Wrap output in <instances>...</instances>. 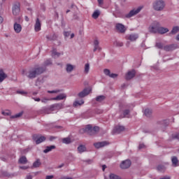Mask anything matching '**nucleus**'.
<instances>
[{
	"instance_id": "nucleus-45",
	"label": "nucleus",
	"mask_w": 179,
	"mask_h": 179,
	"mask_svg": "<svg viewBox=\"0 0 179 179\" xmlns=\"http://www.w3.org/2000/svg\"><path fill=\"white\" fill-rule=\"evenodd\" d=\"M103 73H105L106 76H110V75L111 74V72L110 71V69H103Z\"/></svg>"
},
{
	"instance_id": "nucleus-26",
	"label": "nucleus",
	"mask_w": 179,
	"mask_h": 179,
	"mask_svg": "<svg viewBox=\"0 0 179 179\" xmlns=\"http://www.w3.org/2000/svg\"><path fill=\"white\" fill-rule=\"evenodd\" d=\"M152 110L147 108L144 110V115H145V117H147L148 118H150V117H152Z\"/></svg>"
},
{
	"instance_id": "nucleus-40",
	"label": "nucleus",
	"mask_w": 179,
	"mask_h": 179,
	"mask_svg": "<svg viewBox=\"0 0 179 179\" xmlns=\"http://www.w3.org/2000/svg\"><path fill=\"white\" fill-rule=\"evenodd\" d=\"M173 139H179V132L171 135V141H173Z\"/></svg>"
},
{
	"instance_id": "nucleus-29",
	"label": "nucleus",
	"mask_w": 179,
	"mask_h": 179,
	"mask_svg": "<svg viewBox=\"0 0 179 179\" xmlns=\"http://www.w3.org/2000/svg\"><path fill=\"white\" fill-rule=\"evenodd\" d=\"M73 66L72 64H66V71L68 73H71V72H72V71H73Z\"/></svg>"
},
{
	"instance_id": "nucleus-6",
	"label": "nucleus",
	"mask_w": 179,
	"mask_h": 179,
	"mask_svg": "<svg viewBox=\"0 0 179 179\" xmlns=\"http://www.w3.org/2000/svg\"><path fill=\"white\" fill-rule=\"evenodd\" d=\"M157 124L159 126L160 129L162 130L163 132H164V131H166V128L169 127V122L166 120L158 121L157 122Z\"/></svg>"
},
{
	"instance_id": "nucleus-59",
	"label": "nucleus",
	"mask_w": 179,
	"mask_h": 179,
	"mask_svg": "<svg viewBox=\"0 0 179 179\" xmlns=\"http://www.w3.org/2000/svg\"><path fill=\"white\" fill-rule=\"evenodd\" d=\"M50 99H47V98H43L41 99V102L42 103H47V101H48Z\"/></svg>"
},
{
	"instance_id": "nucleus-8",
	"label": "nucleus",
	"mask_w": 179,
	"mask_h": 179,
	"mask_svg": "<svg viewBox=\"0 0 179 179\" xmlns=\"http://www.w3.org/2000/svg\"><path fill=\"white\" fill-rule=\"evenodd\" d=\"M131 164H132V162H131V160L126 159L124 161H122L120 164V168L123 170H125L127 169H129L131 167Z\"/></svg>"
},
{
	"instance_id": "nucleus-17",
	"label": "nucleus",
	"mask_w": 179,
	"mask_h": 179,
	"mask_svg": "<svg viewBox=\"0 0 179 179\" xmlns=\"http://www.w3.org/2000/svg\"><path fill=\"white\" fill-rule=\"evenodd\" d=\"M124 131H125V127L121 125L116 126L113 129L115 134H121V132H124Z\"/></svg>"
},
{
	"instance_id": "nucleus-28",
	"label": "nucleus",
	"mask_w": 179,
	"mask_h": 179,
	"mask_svg": "<svg viewBox=\"0 0 179 179\" xmlns=\"http://www.w3.org/2000/svg\"><path fill=\"white\" fill-rule=\"evenodd\" d=\"M18 163H20V164H26V163H27V158H26L25 156L21 157L18 160Z\"/></svg>"
},
{
	"instance_id": "nucleus-33",
	"label": "nucleus",
	"mask_w": 179,
	"mask_h": 179,
	"mask_svg": "<svg viewBox=\"0 0 179 179\" xmlns=\"http://www.w3.org/2000/svg\"><path fill=\"white\" fill-rule=\"evenodd\" d=\"M179 31V27L178 26H176L173 27L171 31L170 32V34H177V33H178Z\"/></svg>"
},
{
	"instance_id": "nucleus-55",
	"label": "nucleus",
	"mask_w": 179,
	"mask_h": 179,
	"mask_svg": "<svg viewBox=\"0 0 179 179\" xmlns=\"http://www.w3.org/2000/svg\"><path fill=\"white\" fill-rule=\"evenodd\" d=\"M144 148H146V146L145 145V144H143V143L139 144V145H138V149H139V150H141V149H144Z\"/></svg>"
},
{
	"instance_id": "nucleus-10",
	"label": "nucleus",
	"mask_w": 179,
	"mask_h": 179,
	"mask_svg": "<svg viewBox=\"0 0 179 179\" xmlns=\"http://www.w3.org/2000/svg\"><path fill=\"white\" fill-rule=\"evenodd\" d=\"M125 38L129 40V41H136L139 38V35L138 34H131L127 35Z\"/></svg>"
},
{
	"instance_id": "nucleus-62",
	"label": "nucleus",
	"mask_w": 179,
	"mask_h": 179,
	"mask_svg": "<svg viewBox=\"0 0 179 179\" xmlns=\"http://www.w3.org/2000/svg\"><path fill=\"white\" fill-rule=\"evenodd\" d=\"M99 41L98 40H95L94 41V45H99Z\"/></svg>"
},
{
	"instance_id": "nucleus-52",
	"label": "nucleus",
	"mask_w": 179,
	"mask_h": 179,
	"mask_svg": "<svg viewBox=\"0 0 179 179\" xmlns=\"http://www.w3.org/2000/svg\"><path fill=\"white\" fill-rule=\"evenodd\" d=\"M85 163H87V164H92L93 163V159H87L84 161Z\"/></svg>"
},
{
	"instance_id": "nucleus-21",
	"label": "nucleus",
	"mask_w": 179,
	"mask_h": 179,
	"mask_svg": "<svg viewBox=\"0 0 179 179\" xmlns=\"http://www.w3.org/2000/svg\"><path fill=\"white\" fill-rule=\"evenodd\" d=\"M158 33L159 34H166V33H169V29L163 27H159Z\"/></svg>"
},
{
	"instance_id": "nucleus-11",
	"label": "nucleus",
	"mask_w": 179,
	"mask_h": 179,
	"mask_svg": "<svg viewBox=\"0 0 179 179\" xmlns=\"http://www.w3.org/2000/svg\"><path fill=\"white\" fill-rule=\"evenodd\" d=\"M135 75H136V71L134 69L128 71L125 76L126 80H131V79H134L135 78Z\"/></svg>"
},
{
	"instance_id": "nucleus-58",
	"label": "nucleus",
	"mask_w": 179,
	"mask_h": 179,
	"mask_svg": "<svg viewBox=\"0 0 179 179\" xmlns=\"http://www.w3.org/2000/svg\"><path fill=\"white\" fill-rule=\"evenodd\" d=\"M20 169H21V170H27V169H29V167L26 166H20Z\"/></svg>"
},
{
	"instance_id": "nucleus-34",
	"label": "nucleus",
	"mask_w": 179,
	"mask_h": 179,
	"mask_svg": "<svg viewBox=\"0 0 179 179\" xmlns=\"http://www.w3.org/2000/svg\"><path fill=\"white\" fill-rule=\"evenodd\" d=\"M99 16H100V10H95L92 14L93 19H98Z\"/></svg>"
},
{
	"instance_id": "nucleus-41",
	"label": "nucleus",
	"mask_w": 179,
	"mask_h": 179,
	"mask_svg": "<svg viewBox=\"0 0 179 179\" xmlns=\"http://www.w3.org/2000/svg\"><path fill=\"white\" fill-rule=\"evenodd\" d=\"M110 179H121L119 176H117L114 173H110L109 176Z\"/></svg>"
},
{
	"instance_id": "nucleus-48",
	"label": "nucleus",
	"mask_w": 179,
	"mask_h": 179,
	"mask_svg": "<svg viewBox=\"0 0 179 179\" xmlns=\"http://www.w3.org/2000/svg\"><path fill=\"white\" fill-rule=\"evenodd\" d=\"M97 50H98V51L100 52V51H101V48H100V46H99V45H94V48L93 50V52H96L97 51Z\"/></svg>"
},
{
	"instance_id": "nucleus-61",
	"label": "nucleus",
	"mask_w": 179,
	"mask_h": 179,
	"mask_svg": "<svg viewBox=\"0 0 179 179\" xmlns=\"http://www.w3.org/2000/svg\"><path fill=\"white\" fill-rule=\"evenodd\" d=\"M54 178V176L51 175V176H46L45 179H52Z\"/></svg>"
},
{
	"instance_id": "nucleus-16",
	"label": "nucleus",
	"mask_w": 179,
	"mask_h": 179,
	"mask_svg": "<svg viewBox=\"0 0 179 179\" xmlns=\"http://www.w3.org/2000/svg\"><path fill=\"white\" fill-rule=\"evenodd\" d=\"M177 48V45L176 44H171V45H166L164 46V51L170 52V51H174Z\"/></svg>"
},
{
	"instance_id": "nucleus-51",
	"label": "nucleus",
	"mask_w": 179,
	"mask_h": 179,
	"mask_svg": "<svg viewBox=\"0 0 179 179\" xmlns=\"http://www.w3.org/2000/svg\"><path fill=\"white\" fill-rule=\"evenodd\" d=\"M117 77H118V74L117 73H111L109 76V78H112L113 79H115V78H117Z\"/></svg>"
},
{
	"instance_id": "nucleus-44",
	"label": "nucleus",
	"mask_w": 179,
	"mask_h": 179,
	"mask_svg": "<svg viewBox=\"0 0 179 179\" xmlns=\"http://www.w3.org/2000/svg\"><path fill=\"white\" fill-rule=\"evenodd\" d=\"M114 45H115V47H122L124 45V43L116 41L114 42Z\"/></svg>"
},
{
	"instance_id": "nucleus-43",
	"label": "nucleus",
	"mask_w": 179,
	"mask_h": 179,
	"mask_svg": "<svg viewBox=\"0 0 179 179\" xmlns=\"http://www.w3.org/2000/svg\"><path fill=\"white\" fill-rule=\"evenodd\" d=\"M155 47L159 50H164V47H163V43H156Z\"/></svg>"
},
{
	"instance_id": "nucleus-27",
	"label": "nucleus",
	"mask_w": 179,
	"mask_h": 179,
	"mask_svg": "<svg viewBox=\"0 0 179 179\" xmlns=\"http://www.w3.org/2000/svg\"><path fill=\"white\" fill-rule=\"evenodd\" d=\"M55 145L46 146V148L43 150V153H48V152H51L53 149H56Z\"/></svg>"
},
{
	"instance_id": "nucleus-1",
	"label": "nucleus",
	"mask_w": 179,
	"mask_h": 179,
	"mask_svg": "<svg viewBox=\"0 0 179 179\" xmlns=\"http://www.w3.org/2000/svg\"><path fill=\"white\" fill-rule=\"evenodd\" d=\"M100 131V127L95 126V127H92V124H88L85 127V129H83L80 130V132H85L87 134V135H90V136H93L94 135H96V134H99V131Z\"/></svg>"
},
{
	"instance_id": "nucleus-7",
	"label": "nucleus",
	"mask_w": 179,
	"mask_h": 179,
	"mask_svg": "<svg viewBox=\"0 0 179 179\" xmlns=\"http://www.w3.org/2000/svg\"><path fill=\"white\" fill-rule=\"evenodd\" d=\"M115 29L122 34H124V33L127 31V27H125V25L122 24V23H117L115 25Z\"/></svg>"
},
{
	"instance_id": "nucleus-53",
	"label": "nucleus",
	"mask_w": 179,
	"mask_h": 179,
	"mask_svg": "<svg viewBox=\"0 0 179 179\" xmlns=\"http://www.w3.org/2000/svg\"><path fill=\"white\" fill-rule=\"evenodd\" d=\"M99 3V6H101V5H104V0H97Z\"/></svg>"
},
{
	"instance_id": "nucleus-23",
	"label": "nucleus",
	"mask_w": 179,
	"mask_h": 179,
	"mask_svg": "<svg viewBox=\"0 0 179 179\" xmlns=\"http://www.w3.org/2000/svg\"><path fill=\"white\" fill-rule=\"evenodd\" d=\"M171 162H172V166L173 167H177L178 166H179L178 159L177 158V157H173L171 159Z\"/></svg>"
},
{
	"instance_id": "nucleus-37",
	"label": "nucleus",
	"mask_w": 179,
	"mask_h": 179,
	"mask_svg": "<svg viewBox=\"0 0 179 179\" xmlns=\"http://www.w3.org/2000/svg\"><path fill=\"white\" fill-rule=\"evenodd\" d=\"M89 71H90V64L89 63L85 64V73H89Z\"/></svg>"
},
{
	"instance_id": "nucleus-63",
	"label": "nucleus",
	"mask_w": 179,
	"mask_h": 179,
	"mask_svg": "<svg viewBox=\"0 0 179 179\" xmlns=\"http://www.w3.org/2000/svg\"><path fill=\"white\" fill-rule=\"evenodd\" d=\"M26 179H33V176H31V175H28L27 176Z\"/></svg>"
},
{
	"instance_id": "nucleus-42",
	"label": "nucleus",
	"mask_w": 179,
	"mask_h": 179,
	"mask_svg": "<svg viewBox=\"0 0 179 179\" xmlns=\"http://www.w3.org/2000/svg\"><path fill=\"white\" fill-rule=\"evenodd\" d=\"M46 38L48 40H50V41H54V40H57V35L53 34L52 36H46Z\"/></svg>"
},
{
	"instance_id": "nucleus-24",
	"label": "nucleus",
	"mask_w": 179,
	"mask_h": 179,
	"mask_svg": "<svg viewBox=\"0 0 179 179\" xmlns=\"http://www.w3.org/2000/svg\"><path fill=\"white\" fill-rule=\"evenodd\" d=\"M106 97L104 95H99L97 96L95 99L96 101H98V103H101L106 100Z\"/></svg>"
},
{
	"instance_id": "nucleus-22",
	"label": "nucleus",
	"mask_w": 179,
	"mask_h": 179,
	"mask_svg": "<svg viewBox=\"0 0 179 179\" xmlns=\"http://www.w3.org/2000/svg\"><path fill=\"white\" fill-rule=\"evenodd\" d=\"M14 30L15 33H20L22 31V25H20V24H17V22H15Z\"/></svg>"
},
{
	"instance_id": "nucleus-2",
	"label": "nucleus",
	"mask_w": 179,
	"mask_h": 179,
	"mask_svg": "<svg viewBox=\"0 0 179 179\" xmlns=\"http://www.w3.org/2000/svg\"><path fill=\"white\" fill-rule=\"evenodd\" d=\"M45 72V67H37L32 70H30L27 76L29 79H34L38 76V75H41V73H44Z\"/></svg>"
},
{
	"instance_id": "nucleus-13",
	"label": "nucleus",
	"mask_w": 179,
	"mask_h": 179,
	"mask_svg": "<svg viewBox=\"0 0 179 179\" xmlns=\"http://www.w3.org/2000/svg\"><path fill=\"white\" fill-rule=\"evenodd\" d=\"M90 94V90L89 88H85L82 92L78 93V96L80 99H83V97H86V96Z\"/></svg>"
},
{
	"instance_id": "nucleus-15",
	"label": "nucleus",
	"mask_w": 179,
	"mask_h": 179,
	"mask_svg": "<svg viewBox=\"0 0 179 179\" xmlns=\"http://www.w3.org/2000/svg\"><path fill=\"white\" fill-rule=\"evenodd\" d=\"M20 13V4L17 3L13 6V14L14 16H17Z\"/></svg>"
},
{
	"instance_id": "nucleus-50",
	"label": "nucleus",
	"mask_w": 179,
	"mask_h": 179,
	"mask_svg": "<svg viewBox=\"0 0 179 179\" xmlns=\"http://www.w3.org/2000/svg\"><path fill=\"white\" fill-rule=\"evenodd\" d=\"M52 112V111H51V110H50V107L44 109L45 114H51Z\"/></svg>"
},
{
	"instance_id": "nucleus-31",
	"label": "nucleus",
	"mask_w": 179,
	"mask_h": 179,
	"mask_svg": "<svg viewBox=\"0 0 179 179\" xmlns=\"http://www.w3.org/2000/svg\"><path fill=\"white\" fill-rule=\"evenodd\" d=\"M78 150L79 153H83V152H86V146L80 145L78 147Z\"/></svg>"
},
{
	"instance_id": "nucleus-35",
	"label": "nucleus",
	"mask_w": 179,
	"mask_h": 179,
	"mask_svg": "<svg viewBox=\"0 0 179 179\" xmlns=\"http://www.w3.org/2000/svg\"><path fill=\"white\" fill-rule=\"evenodd\" d=\"M40 166H41V162H40V159H37L36 162L33 163L32 167L36 169L37 167H40Z\"/></svg>"
},
{
	"instance_id": "nucleus-32",
	"label": "nucleus",
	"mask_w": 179,
	"mask_h": 179,
	"mask_svg": "<svg viewBox=\"0 0 179 179\" xmlns=\"http://www.w3.org/2000/svg\"><path fill=\"white\" fill-rule=\"evenodd\" d=\"M52 54L55 57V56L60 57L61 55H64V52H57V49H53L52 51Z\"/></svg>"
},
{
	"instance_id": "nucleus-20",
	"label": "nucleus",
	"mask_w": 179,
	"mask_h": 179,
	"mask_svg": "<svg viewBox=\"0 0 179 179\" xmlns=\"http://www.w3.org/2000/svg\"><path fill=\"white\" fill-rule=\"evenodd\" d=\"M65 99H66V94L62 93L57 95L55 98H52L51 100L58 101V100H64Z\"/></svg>"
},
{
	"instance_id": "nucleus-64",
	"label": "nucleus",
	"mask_w": 179,
	"mask_h": 179,
	"mask_svg": "<svg viewBox=\"0 0 179 179\" xmlns=\"http://www.w3.org/2000/svg\"><path fill=\"white\" fill-rule=\"evenodd\" d=\"M62 179H72V178L64 176V177L62 178Z\"/></svg>"
},
{
	"instance_id": "nucleus-57",
	"label": "nucleus",
	"mask_w": 179,
	"mask_h": 179,
	"mask_svg": "<svg viewBox=\"0 0 179 179\" xmlns=\"http://www.w3.org/2000/svg\"><path fill=\"white\" fill-rule=\"evenodd\" d=\"M55 128H56L57 129H62V131H64V127L62 126H55Z\"/></svg>"
},
{
	"instance_id": "nucleus-3",
	"label": "nucleus",
	"mask_w": 179,
	"mask_h": 179,
	"mask_svg": "<svg viewBox=\"0 0 179 179\" xmlns=\"http://www.w3.org/2000/svg\"><path fill=\"white\" fill-rule=\"evenodd\" d=\"M166 8V2L164 0H155L152 3V8L156 12H162Z\"/></svg>"
},
{
	"instance_id": "nucleus-49",
	"label": "nucleus",
	"mask_w": 179,
	"mask_h": 179,
	"mask_svg": "<svg viewBox=\"0 0 179 179\" xmlns=\"http://www.w3.org/2000/svg\"><path fill=\"white\" fill-rule=\"evenodd\" d=\"M129 113H131V110H129V109L124 110L123 111L124 117H127V115H128L129 114Z\"/></svg>"
},
{
	"instance_id": "nucleus-14",
	"label": "nucleus",
	"mask_w": 179,
	"mask_h": 179,
	"mask_svg": "<svg viewBox=\"0 0 179 179\" xmlns=\"http://www.w3.org/2000/svg\"><path fill=\"white\" fill-rule=\"evenodd\" d=\"M108 145H110V143L108 141H102L94 143V146L96 148V149H100V148H104V146H107Z\"/></svg>"
},
{
	"instance_id": "nucleus-47",
	"label": "nucleus",
	"mask_w": 179,
	"mask_h": 179,
	"mask_svg": "<svg viewBox=\"0 0 179 179\" xmlns=\"http://www.w3.org/2000/svg\"><path fill=\"white\" fill-rule=\"evenodd\" d=\"M60 92H62V90H52V91L48 90V93L54 94V93H59Z\"/></svg>"
},
{
	"instance_id": "nucleus-9",
	"label": "nucleus",
	"mask_w": 179,
	"mask_h": 179,
	"mask_svg": "<svg viewBox=\"0 0 179 179\" xmlns=\"http://www.w3.org/2000/svg\"><path fill=\"white\" fill-rule=\"evenodd\" d=\"M63 107L64 104H62V103H54L50 106L49 110H50V111H55L57 110H61L62 108H63Z\"/></svg>"
},
{
	"instance_id": "nucleus-25",
	"label": "nucleus",
	"mask_w": 179,
	"mask_h": 179,
	"mask_svg": "<svg viewBox=\"0 0 179 179\" xmlns=\"http://www.w3.org/2000/svg\"><path fill=\"white\" fill-rule=\"evenodd\" d=\"M150 33H153L154 34H156V33H159V27L152 26L150 27Z\"/></svg>"
},
{
	"instance_id": "nucleus-54",
	"label": "nucleus",
	"mask_w": 179,
	"mask_h": 179,
	"mask_svg": "<svg viewBox=\"0 0 179 179\" xmlns=\"http://www.w3.org/2000/svg\"><path fill=\"white\" fill-rule=\"evenodd\" d=\"M1 114L3 115H10V111H8V112H5V111H3V112H1Z\"/></svg>"
},
{
	"instance_id": "nucleus-60",
	"label": "nucleus",
	"mask_w": 179,
	"mask_h": 179,
	"mask_svg": "<svg viewBox=\"0 0 179 179\" xmlns=\"http://www.w3.org/2000/svg\"><path fill=\"white\" fill-rule=\"evenodd\" d=\"M54 139H57V137L51 136L50 137V138H49V141H50L51 142H52V141H54Z\"/></svg>"
},
{
	"instance_id": "nucleus-5",
	"label": "nucleus",
	"mask_w": 179,
	"mask_h": 179,
	"mask_svg": "<svg viewBox=\"0 0 179 179\" xmlns=\"http://www.w3.org/2000/svg\"><path fill=\"white\" fill-rule=\"evenodd\" d=\"M32 139L36 142V145H40V143L45 141L46 138L45 136H41L40 134H34L32 136Z\"/></svg>"
},
{
	"instance_id": "nucleus-36",
	"label": "nucleus",
	"mask_w": 179,
	"mask_h": 179,
	"mask_svg": "<svg viewBox=\"0 0 179 179\" xmlns=\"http://www.w3.org/2000/svg\"><path fill=\"white\" fill-rule=\"evenodd\" d=\"M63 143H65L66 145H69V143H71L72 141L71 140V138L67 137V138H64L62 139Z\"/></svg>"
},
{
	"instance_id": "nucleus-46",
	"label": "nucleus",
	"mask_w": 179,
	"mask_h": 179,
	"mask_svg": "<svg viewBox=\"0 0 179 179\" xmlns=\"http://www.w3.org/2000/svg\"><path fill=\"white\" fill-rule=\"evenodd\" d=\"M52 64V62H51V59H47L44 62V66H48V65H51Z\"/></svg>"
},
{
	"instance_id": "nucleus-4",
	"label": "nucleus",
	"mask_w": 179,
	"mask_h": 179,
	"mask_svg": "<svg viewBox=\"0 0 179 179\" xmlns=\"http://www.w3.org/2000/svg\"><path fill=\"white\" fill-rule=\"evenodd\" d=\"M142 10V7H138L137 8H134L133 10H131L129 13L125 15V17L127 19H129L132 17L133 16H136V15H138Z\"/></svg>"
},
{
	"instance_id": "nucleus-18",
	"label": "nucleus",
	"mask_w": 179,
	"mask_h": 179,
	"mask_svg": "<svg viewBox=\"0 0 179 179\" xmlns=\"http://www.w3.org/2000/svg\"><path fill=\"white\" fill-rule=\"evenodd\" d=\"M6 78H8V75L5 73V72L3 71V69H0V83H2L5 80V79H6Z\"/></svg>"
},
{
	"instance_id": "nucleus-39",
	"label": "nucleus",
	"mask_w": 179,
	"mask_h": 179,
	"mask_svg": "<svg viewBox=\"0 0 179 179\" xmlns=\"http://www.w3.org/2000/svg\"><path fill=\"white\" fill-rule=\"evenodd\" d=\"M157 169L158 171H166V166L164 165H158Z\"/></svg>"
},
{
	"instance_id": "nucleus-30",
	"label": "nucleus",
	"mask_w": 179,
	"mask_h": 179,
	"mask_svg": "<svg viewBox=\"0 0 179 179\" xmlns=\"http://www.w3.org/2000/svg\"><path fill=\"white\" fill-rule=\"evenodd\" d=\"M85 101L83 100L81 101H75L73 103V107H78L79 106H82V104H84Z\"/></svg>"
},
{
	"instance_id": "nucleus-38",
	"label": "nucleus",
	"mask_w": 179,
	"mask_h": 179,
	"mask_svg": "<svg viewBox=\"0 0 179 179\" xmlns=\"http://www.w3.org/2000/svg\"><path fill=\"white\" fill-rule=\"evenodd\" d=\"M23 115V112H20L19 113H17L15 115H11L10 118L13 119V118H20Z\"/></svg>"
},
{
	"instance_id": "nucleus-12",
	"label": "nucleus",
	"mask_w": 179,
	"mask_h": 179,
	"mask_svg": "<svg viewBox=\"0 0 179 179\" xmlns=\"http://www.w3.org/2000/svg\"><path fill=\"white\" fill-rule=\"evenodd\" d=\"M17 173H11L10 174L6 171H0V177H8V178H12V177H16Z\"/></svg>"
},
{
	"instance_id": "nucleus-19",
	"label": "nucleus",
	"mask_w": 179,
	"mask_h": 179,
	"mask_svg": "<svg viewBox=\"0 0 179 179\" xmlns=\"http://www.w3.org/2000/svg\"><path fill=\"white\" fill-rule=\"evenodd\" d=\"M34 29L35 31H40L41 30V22L39 18H36Z\"/></svg>"
},
{
	"instance_id": "nucleus-56",
	"label": "nucleus",
	"mask_w": 179,
	"mask_h": 179,
	"mask_svg": "<svg viewBox=\"0 0 179 179\" xmlns=\"http://www.w3.org/2000/svg\"><path fill=\"white\" fill-rule=\"evenodd\" d=\"M17 94H27V92H24V91H17Z\"/></svg>"
}]
</instances>
